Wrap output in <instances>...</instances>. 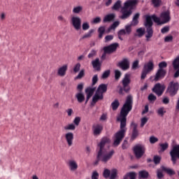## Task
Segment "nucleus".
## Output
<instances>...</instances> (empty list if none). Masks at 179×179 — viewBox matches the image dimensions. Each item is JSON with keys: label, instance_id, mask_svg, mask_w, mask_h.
Returning <instances> with one entry per match:
<instances>
[{"label": "nucleus", "instance_id": "1", "mask_svg": "<svg viewBox=\"0 0 179 179\" xmlns=\"http://www.w3.org/2000/svg\"><path fill=\"white\" fill-rule=\"evenodd\" d=\"M132 104H134V100L132 96L129 95L126 99V101L121 108L120 115L117 117V122L120 123V130L117 131L113 136V146H118L122 141V139L125 138V134H127V117L131 110H132Z\"/></svg>", "mask_w": 179, "mask_h": 179}, {"label": "nucleus", "instance_id": "2", "mask_svg": "<svg viewBox=\"0 0 179 179\" xmlns=\"http://www.w3.org/2000/svg\"><path fill=\"white\" fill-rule=\"evenodd\" d=\"M110 142H111V141L108 137H103L101 138L100 143L98 144V161L95 162V164H98L99 162L106 164L107 162H109V160H111L113 156H114L115 151H114V150H110L109 148H106L107 145H109Z\"/></svg>", "mask_w": 179, "mask_h": 179}, {"label": "nucleus", "instance_id": "3", "mask_svg": "<svg viewBox=\"0 0 179 179\" xmlns=\"http://www.w3.org/2000/svg\"><path fill=\"white\" fill-rule=\"evenodd\" d=\"M171 19L170 11L162 12L160 15V17L156 16V15H152V20L155 23L157 24H166V23H169Z\"/></svg>", "mask_w": 179, "mask_h": 179}, {"label": "nucleus", "instance_id": "4", "mask_svg": "<svg viewBox=\"0 0 179 179\" xmlns=\"http://www.w3.org/2000/svg\"><path fill=\"white\" fill-rule=\"evenodd\" d=\"M120 44L118 43H112L108 46H105L103 48V53L102 54L101 59H106V57H107V54H113V52H115L117 51V48H118Z\"/></svg>", "mask_w": 179, "mask_h": 179}, {"label": "nucleus", "instance_id": "5", "mask_svg": "<svg viewBox=\"0 0 179 179\" xmlns=\"http://www.w3.org/2000/svg\"><path fill=\"white\" fill-rule=\"evenodd\" d=\"M155 69V64L152 60H150L148 62L145 63L143 66L141 79L143 80L146 78L148 73H150L152 71Z\"/></svg>", "mask_w": 179, "mask_h": 179}, {"label": "nucleus", "instance_id": "6", "mask_svg": "<svg viewBox=\"0 0 179 179\" xmlns=\"http://www.w3.org/2000/svg\"><path fill=\"white\" fill-rule=\"evenodd\" d=\"M179 90V83L176 81H171L166 89V93H169L171 97L176 96Z\"/></svg>", "mask_w": 179, "mask_h": 179}, {"label": "nucleus", "instance_id": "7", "mask_svg": "<svg viewBox=\"0 0 179 179\" xmlns=\"http://www.w3.org/2000/svg\"><path fill=\"white\" fill-rule=\"evenodd\" d=\"M169 155L173 164H176L177 163V159H179V145L173 146Z\"/></svg>", "mask_w": 179, "mask_h": 179}, {"label": "nucleus", "instance_id": "8", "mask_svg": "<svg viewBox=\"0 0 179 179\" xmlns=\"http://www.w3.org/2000/svg\"><path fill=\"white\" fill-rule=\"evenodd\" d=\"M145 146L141 144H137L134 148V152L137 159H141L145 154Z\"/></svg>", "mask_w": 179, "mask_h": 179}, {"label": "nucleus", "instance_id": "9", "mask_svg": "<svg viewBox=\"0 0 179 179\" xmlns=\"http://www.w3.org/2000/svg\"><path fill=\"white\" fill-rule=\"evenodd\" d=\"M71 23L75 30H80L82 27V20L79 16H73L71 20Z\"/></svg>", "mask_w": 179, "mask_h": 179}, {"label": "nucleus", "instance_id": "10", "mask_svg": "<svg viewBox=\"0 0 179 179\" xmlns=\"http://www.w3.org/2000/svg\"><path fill=\"white\" fill-rule=\"evenodd\" d=\"M166 90V86L164 85H162L160 83H157L155 85L154 87L152 88V92L160 97L164 93V90Z\"/></svg>", "mask_w": 179, "mask_h": 179}, {"label": "nucleus", "instance_id": "11", "mask_svg": "<svg viewBox=\"0 0 179 179\" xmlns=\"http://www.w3.org/2000/svg\"><path fill=\"white\" fill-rule=\"evenodd\" d=\"M129 83H131V78L129 74H125L123 80H122V85H123V89L124 92L126 93H128L131 88L129 87Z\"/></svg>", "mask_w": 179, "mask_h": 179}, {"label": "nucleus", "instance_id": "12", "mask_svg": "<svg viewBox=\"0 0 179 179\" xmlns=\"http://www.w3.org/2000/svg\"><path fill=\"white\" fill-rule=\"evenodd\" d=\"M131 127L133 128L130 142H134L136 138L139 136V131H138V124L135 122H131Z\"/></svg>", "mask_w": 179, "mask_h": 179}, {"label": "nucleus", "instance_id": "13", "mask_svg": "<svg viewBox=\"0 0 179 179\" xmlns=\"http://www.w3.org/2000/svg\"><path fill=\"white\" fill-rule=\"evenodd\" d=\"M172 65L174 71H176L173 74V78L177 79V78H179V55L174 59L172 62Z\"/></svg>", "mask_w": 179, "mask_h": 179}, {"label": "nucleus", "instance_id": "14", "mask_svg": "<svg viewBox=\"0 0 179 179\" xmlns=\"http://www.w3.org/2000/svg\"><path fill=\"white\" fill-rule=\"evenodd\" d=\"M67 166L70 171H76L79 167L78 162L75 159H69L67 162Z\"/></svg>", "mask_w": 179, "mask_h": 179}, {"label": "nucleus", "instance_id": "15", "mask_svg": "<svg viewBox=\"0 0 179 179\" xmlns=\"http://www.w3.org/2000/svg\"><path fill=\"white\" fill-rule=\"evenodd\" d=\"M118 66H120L122 71L129 69V59H128V58L123 59L118 63Z\"/></svg>", "mask_w": 179, "mask_h": 179}, {"label": "nucleus", "instance_id": "16", "mask_svg": "<svg viewBox=\"0 0 179 179\" xmlns=\"http://www.w3.org/2000/svg\"><path fill=\"white\" fill-rule=\"evenodd\" d=\"M136 3H138L137 0H128L124 3V8L126 9H129V10H132L135 6H136Z\"/></svg>", "mask_w": 179, "mask_h": 179}, {"label": "nucleus", "instance_id": "17", "mask_svg": "<svg viewBox=\"0 0 179 179\" xmlns=\"http://www.w3.org/2000/svg\"><path fill=\"white\" fill-rule=\"evenodd\" d=\"M166 70L159 69L155 74L154 80H155V82H157V80H160V79H163V78L166 76Z\"/></svg>", "mask_w": 179, "mask_h": 179}, {"label": "nucleus", "instance_id": "18", "mask_svg": "<svg viewBox=\"0 0 179 179\" xmlns=\"http://www.w3.org/2000/svg\"><path fill=\"white\" fill-rule=\"evenodd\" d=\"M122 16H120V19L125 20L128 19L129 16L132 14V10H128V8H125V7H123L122 8Z\"/></svg>", "mask_w": 179, "mask_h": 179}, {"label": "nucleus", "instance_id": "19", "mask_svg": "<svg viewBox=\"0 0 179 179\" xmlns=\"http://www.w3.org/2000/svg\"><path fill=\"white\" fill-rule=\"evenodd\" d=\"M92 65L95 71H100L101 70V63H100V59L96 58L92 61Z\"/></svg>", "mask_w": 179, "mask_h": 179}, {"label": "nucleus", "instance_id": "20", "mask_svg": "<svg viewBox=\"0 0 179 179\" xmlns=\"http://www.w3.org/2000/svg\"><path fill=\"white\" fill-rule=\"evenodd\" d=\"M65 139L67 142L68 146H72L73 144V133L68 132L65 134Z\"/></svg>", "mask_w": 179, "mask_h": 179}, {"label": "nucleus", "instance_id": "21", "mask_svg": "<svg viewBox=\"0 0 179 179\" xmlns=\"http://www.w3.org/2000/svg\"><path fill=\"white\" fill-rule=\"evenodd\" d=\"M66 71H68V65L64 64L62 66L59 67L57 70V75L58 76H65L66 75Z\"/></svg>", "mask_w": 179, "mask_h": 179}, {"label": "nucleus", "instance_id": "22", "mask_svg": "<svg viewBox=\"0 0 179 179\" xmlns=\"http://www.w3.org/2000/svg\"><path fill=\"white\" fill-rule=\"evenodd\" d=\"M94 90H96V87H87L85 90V93L87 94L86 101L85 103H87L89 100L90 99V97L93 96V94L94 93Z\"/></svg>", "mask_w": 179, "mask_h": 179}, {"label": "nucleus", "instance_id": "23", "mask_svg": "<svg viewBox=\"0 0 179 179\" xmlns=\"http://www.w3.org/2000/svg\"><path fill=\"white\" fill-rule=\"evenodd\" d=\"M101 131H103V125L96 124L93 127V134L94 136H99L101 134Z\"/></svg>", "mask_w": 179, "mask_h": 179}, {"label": "nucleus", "instance_id": "24", "mask_svg": "<svg viewBox=\"0 0 179 179\" xmlns=\"http://www.w3.org/2000/svg\"><path fill=\"white\" fill-rule=\"evenodd\" d=\"M103 99H104V96L101 93L96 91L95 94L92 97V103H94V104H96V103H97L99 100H103Z\"/></svg>", "mask_w": 179, "mask_h": 179}, {"label": "nucleus", "instance_id": "25", "mask_svg": "<svg viewBox=\"0 0 179 179\" xmlns=\"http://www.w3.org/2000/svg\"><path fill=\"white\" fill-rule=\"evenodd\" d=\"M153 15H145V22H144V25L146 28L152 27L153 26Z\"/></svg>", "mask_w": 179, "mask_h": 179}, {"label": "nucleus", "instance_id": "26", "mask_svg": "<svg viewBox=\"0 0 179 179\" xmlns=\"http://www.w3.org/2000/svg\"><path fill=\"white\" fill-rule=\"evenodd\" d=\"M147 34L145 35L146 41H150V38L153 37V28H146Z\"/></svg>", "mask_w": 179, "mask_h": 179}, {"label": "nucleus", "instance_id": "27", "mask_svg": "<svg viewBox=\"0 0 179 179\" xmlns=\"http://www.w3.org/2000/svg\"><path fill=\"white\" fill-rule=\"evenodd\" d=\"M96 92H98V93H101L102 94L103 93H106V92H107V85L106 84H101L99 85Z\"/></svg>", "mask_w": 179, "mask_h": 179}, {"label": "nucleus", "instance_id": "28", "mask_svg": "<svg viewBox=\"0 0 179 179\" xmlns=\"http://www.w3.org/2000/svg\"><path fill=\"white\" fill-rule=\"evenodd\" d=\"M145 35V28L140 27L136 29V33L134 34L135 37H143Z\"/></svg>", "mask_w": 179, "mask_h": 179}, {"label": "nucleus", "instance_id": "29", "mask_svg": "<svg viewBox=\"0 0 179 179\" xmlns=\"http://www.w3.org/2000/svg\"><path fill=\"white\" fill-rule=\"evenodd\" d=\"M115 17V14L110 13L108 15H106L103 18V23H107V22H111V20H114V18Z\"/></svg>", "mask_w": 179, "mask_h": 179}, {"label": "nucleus", "instance_id": "30", "mask_svg": "<svg viewBox=\"0 0 179 179\" xmlns=\"http://www.w3.org/2000/svg\"><path fill=\"white\" fill-rule=\"evenodd\" d=\"M76 97L78 103H83L85 101V95L82 92H78L76 94Z\"/></svg>", "mask_w": 179, "mask_h": 179}, {"label": "nucleus", "instance_id": "31", "mask_svg": "<svg viewBox=\"0 0 179 179\" xmlns=\"http://www.w3.org/2000/svg\"><path fill=\"white\" fill-rule=\"evenodd\" d=\"M138 177L139 178H148L149 177V172L147 171H140L138 172Z\"/></svg>", "mask_w": 179, "mask_h": 179}, {"label": "nucleus", "instance_id": "32", "mask_svg": "<svg viewBox=\"0 0 179 179\" xmlns=\"http://www.w3.org/2000/svg\"><path fill=\"white\" fill-rule=\"evenodd\" d=\"M139 19V13H136L135 15L133 17V20L131 22V26H136L138 23H139V21L138 20Z\"/></svg>", "mask_w": 179, "mask_h": 179}, {"label": "nucleus", "instance_id": "33", "mask_svg": "<svg viewBox=\"0 0 179 179\" xmlns=\"http://www.w3.org/2000/svg\"><path fill=\"white\" fill-rule=\"evenodd\" d=\"M162 169L163 171H166V173H167L169 176H174V174H176V171L170 168L162 166Z\"/></svg>", "mask_w": 179, "mask_h": 179}, {"label": "nucleus", "instance_id": "34", "mask_svg": "<svg viewBox=\"0 0 179 179\" xmlns=\"http://www.w3.org/2000/svg\"><path fill=\"white\" fill-rule=\"evenodd\" d=\"M99 38H103V35L106 33V27L101 26L98 29Z\"/></svg>", "mask_w": 179, "mask_h": 179}, {"label": "nucleus", "instance_id": "35", "mask_svg": "<svg viewBox=\"0 0 179 179\" xmlns=\"http://www.w3.org/2000/svg\"><path fill=\"white\" fill-rule=\"evenodd\" d=\"M64 128L65 131H75V129H76V126L73 123H71L64 126Z\"/></svg>", "mask_w": 179, "mask_h": 179}, {"label": "nucleus", "instance_id": "36", "mask_svg": "<svg viewBox=\"0 0 179 179\" xmlns=\"http://www.w3.org/2000/svg\"><path fill=\"white\" fill-rule=\"evenodd\" d=\"M111 107L113 111H115L120 107V101L118 99H115L111 103Z\"/></svg>", "mask_w": 179, "mask_h": 179}, {"label": "nucleus", "instance_id": "37", "mask_svg": "<svg viewBox=\"0 0 179 179\" xmlns=\"http://www.w3.org/2000/svg\"><path fill=\"white\" fill-rule=\"evenodd\" d=\"M136 178V173L135 172H129V173L126 174L124 177V179H135Z\"/></svg>", "mask_w": 179, "mask_h": 179}, {"label": "nucleus", "instance_id": "38", "mask_svg": "<svg viewBox=\"0 0 179 179\" xmlns=\"http://www.w3.org/2000/svg\"><path fill=\"white\" fill-rule=\"evenodd\" d=\"M83 10V7L82 6H75L73 8L72 13L75 14H79Z\"/></svg>", "mask_w": 179, "mask_h": 179}, {"label": "nucleus", "instance_id": "39", "mask_svg": "<svg viewBox=\"0 0 179 179\" xmlns=\"http://www.w3.org/2000/svg\"><path fill=\"white\" fill-rule=\"evenodd\" d=\"M157 114L159 115V117H164V114H166V109H164V107L159 108L157 110Z\"/></svg>", "mask_w": 179, "mask_h": 179}, {"label": "nucleus", "instance_id": "40", "mask_svg": "<svg viewBox=\"0 0 179 179\" xmlns=\"http://www.w3.org/2000/svg\"><path fill=\"white\" fill-rule=\"evenodd\" d=\"M160 152H164L169 149V143L165 142L164 143H160Z\"/></svg>", "mask_w": 179, "mask_h": 179}, {"label": "nucleus", "instance_id": "41", "mask_svg": "<svg viewBox=\"0 0 179 179\" xmlns=\"http://www.w3.org/2000/svg\"><path fill=\"white\" fill-rule=\"evenodd\" d=\"M120 26V21H115L113 23V24L108 28V31H111V30H115L116 27Z\"/></svg>", "mask_w": 179, "mask_h": 179}, {"label": "nucleus", "instance_id": "42", "mask_svg": "<svg viewBox=\"0 0 179 179\" xmlns=\"http://www.w3.org/2000/svg\"><path fill=\"white\" fill-rule=\"evenodd\" d=\"M121 8V1H117L112 7L113 10H118Z\"/></svg>", "mask_w": 179, "mask_h": 179}, {"label": "nucleus", "instance_id": "43", "mask_svg": "<svg viewBox=\"0 0 179 179\" xmlns=\"http://www.w3.org/2000/svg\"><path fill=\"white\" fill-rule=\"evenodd\" d=\"M125 34H127L125 29H120L117 32L118 38L120 39L121 41H122V40H124V38H122V36H125Z\"/></svg>", "mask_w": 179, "mask_h": 179}, {"label": "nucleus", "instance_id": "44", "mask_svg": "<svg viewBox=\"0 0 179 179\" xmlns=\"http://www.w3.org/2000/svg\"><path fill=\"white\" fill-rule=\"evenodd\" d=\"M93 33H94V29H90L87 34L83 35L82 39L85 40V38H90V37H92Z\"/></svg>", "mask_w": 179, "mask_h": 179}, {"label": "nucleus", "instance_id": "45", "mask_svg": "<svg viewBox=\"0 0 179 179\" xmlns=\"http://www.w3.org/2000/svg\"><path fill=\"white\" fill-rule=\"evenodd\" d=\"M154 8H159L162 5V0H151Z\"/></svg>", "mask_w": 179, "mask_h": 179}, {"label": "nucleus", "instance_id": "46", "mask_svg": "<svg viewBox=\"0 0 179 179\" xmlns=\"http://www.w3.org/2000/svg\"><path fill=\"white\" fill-rule=\"evenodd\" d=\"M80 121H81V119H80V117L78 116V117H76L73 121V124H74V125L76 127H79V124H80Z\"/></svg>", "mask_w": 179, "mask_h": 179}, {"label": "nucleus", "instance_id": "47", "mask_svg": "<svg viewBox=\"0 0 179 179\" xmlns=\"http://www.w3.org/2000/svg\"><path fill=\"white\" fill-rule=\"evenodd\" d=\"M96 55H97V50L93 49L88 54L87 57L88 58H93L94 57H96Z\"/></svg>", "mask_w": 179, "mask_h": 179}, {"label": "nucleus", "instance_id": "48", "mask_svg": "<svg viewBox=\"0 0 179 179\" xmlns=\"http://www.w3.org/2000/svg\"><path fill=\"white\" fill-rule=\"evenodd\" d=\"M117 169H112L110 176H109L110 179H115V178L117 177Z\"/></svg>", "mask_w": 179, "mask_h": 179}, {"label": "nucleus", "instance_id": "49", "mask_svg": "<svg viewBox=\"0 0 179 179\" xmlns=\"http://www.w3.org/2000/svg\"><path fill=\"white\" fill-rule=\"evenodd\" d=\"M131 26H132V25L130 24V25H126V26L124 27V30H125L126 34H127V35L131 34V31H132Z\"/></svg>", "mask_w": 179, "mask_h": 179}, {"label": "nucleus", "instance_id": "50", "mask_svg": "<svg viewBox=\"0 0 179 179\" xmlns=\"http://www.w3.org/2000/svg\"><path fill=\"white\" fill-rule=\"evenodd\" d=\"M139 68V60L136 59L135 60L131 66V69H138Z\"/></svg>", "mask_w": 179, "mask_h": 179}, {"label": "nucleus", "instance_id": "51", "mask_svg": "<svg viewBox=\"0 0 179 179\" xmlns=\"http://www.w3.org/2000/svg\"><path fill=\"white\" fill-rule=\"evenodd\" d=\"M85 76V69H81L75 79H82Z\"/></svg>", "mask_w": 179, "mask_h": 179}, {"label": "nucleus", "instance_id": "52", "mask_svg": "<svg viewBox=\"0 0 179 179\" xmlns=\"http://www.w3.org/2000/svg\"><path fill=\"white\" fill-rule=\"evenodd\" d=\"M101 22V18L100 17H96L91 21L92 24H97Z\"/></svg>", "mask_w": 179, "mask_h": 179}, {"label": "nucleus", "instance_id": "53", "mask_svg": "<svg viewBox=\"0 0 179 179\" xmlns=\"http://www.w3.org/2000/svg\"><path fill=\"white\" fill-rule=\"evenodd\" d=\"M161 160H162V157L160 156L155 155L154 157L153 162L155 164H159Z\"/></svg>", "mask_w": 179, "mask_h": 179}, {"label": "nucleus", "instance_id": "54", "mask_svg": "<svg viewBox=\"0 0 179 179\" xmlns=\"http://www.w3.org/2000/svg\"><path fill=\"white\" fill-rule=\"evenodd\" d=\"M141 128H143V127H145V124H146V122H148V121H149V119L146 117H144L143 118H141Z\"/></svg>", "mask_w": 179, "mask_h": 179}, {"label": "nucleus", "instance_id": "55", "mask_svg": "<svg viewBox=\"0 0 179 179\" xmlns=\"http://www.w3.org/2000/svg\"><path fill=\"white\" fill-rule=\"evenodd\" d=\"M80 71V63H77L73 68V72L78 73Z\"/></svg>", "mask_w": 179, "mask_h": 179}, {"label": "nucleus", "instance_id": "56", "mask_svg": "<svg viewBox=\"0 0 179 179\" xmlns=\"http://www.w3.org/2000/svg\"><path fill=\"white\" fill-rule=\"evenodd\" d=\"M110 76V70H106L105 71L102 76H101V78L102 79H107V78Z\"/></svg>", "mask_w": 179, "mask_h": 179}, {"label": "nucleus", "instance_id": "57", "mask_svg": "<svg viewBox=\"0 0 179 179\" xmlns=\"http://www.w3.org/2000/svg\"><path fill=\"white\" fill-rule=\"evenodd\" d=\"M156 142H159V138H157V137L152 136L150 137V143H156Z\"/></svg>", "mask_w": 179, "mask_h": 179}, {"label": "nucleus", "instance_id": "58", "mask_svg": "<svg viewBox=\"0 0 179 179\" xmlns=\"http://www.w3.org/2000/svg\"><path fill=\"white\" fill-rule=\"evenodd\" d=\"M157 177L159 179H162L163 177H164V176L163 175V171H162V169H157Z\"/></svg>", "mask_w": 179, "mask_h": 179}, {"label": "nucleus", "instance_id": "59", "mask_svg": "<svg viewBox=\"0 0 179 179\" xmlns=\"http://www.w3.org/2000/svg\"><path fill=\"white\" fill-rule=\"evenodd\" d=\"M121 78V71L120 70H115V79L116 80H118Z\"/></svg>", "mask_w": 179, "mask_h": 179}, {"label": "nucleus", "instance_id": "60", "mask_svg": "<svg viewBox=\"0 0 179 179\" xmlns=\"http://www.w3.org/2000/svg\"><path fill=\"white\" fill-rule=\"evenodd\" d=\"M97 82H99V76L97 75H94L92 77V85L94 86V85H96V83H97Z\"/></svg>", "mask_w": 179, "mask_h": 179}, {"label": "nucleus", "instance_id": "61", "mask_svg": "<svg viewBox=\"0 0 179 179\" xmlns=\"http://www.w3.org/2000/svg\"><path fill=\"white\" fill-rule=\"evenodd\" d=\"M111 173V172L110 171V170H108V169H105L104 171H103V177L105 178H108V177H110V174Z\"/></svg>", "mask_w": 179, "mask_h": 179}, {"label": "nucleus", "instance_id": "62", "mask_svg": "<svg viewBox=\"0 0 179 179\" xmlns=\"http://www.w3.org/2000/svg\"><path fill=\"white\" fill-rule=\"evenodd\" d=\"M82 27H83V30L86 31V30H89V29H90V25H89L88 22H84V23H83Z\"/></svg>", "mask_w": 179, "mask_h": 179}, {"label": "nucleus", "instance_id": "63", "mask_svg": "<svg viewBox=\"0 0 179 179\" xmlns=\"http://www.w3.org/2000/svg\"><path fill=\"white\" fill-rule=\"evenodd\" d=\"M159 69H163V68H167V63L166 62H162L159 64Z\"/></svg>", "mask_w": 179, "mask_h": 179}, {"label": "nucleus", "instance_id": "64", "mask_svg": "<svg viewBox=\"0 0 179 179\" xmlns=\"http://www.w3.org/2000/svg\"><path fill=\"white\" fill-rule=\"evenodd\" d=\"M92 179H99V173L94 171L92 175Z\"/></svg>", "mask_w": 179, "mask_h": 179}]
</instances>
